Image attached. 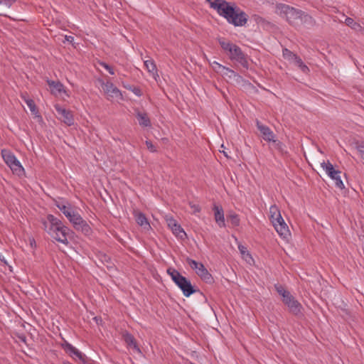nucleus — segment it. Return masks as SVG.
Here are the masks:
<instances>
[{"instance_id": "obj_17", "label": "nucleus", "mask_w": 364, "mask_h": 364, "mask_svg": "<svg viewBox=\"0 0 364 364\" xmlns=\"http://www.w3.org/2000/svg\"><path fill=\"white\" fill-rule=\"evenodd\" d=\"M144 67L149 73V74L154 78L156 81H157L158 78H159V75L158 73V69L156 68V65L154 60L149 58L148 60H145L144 61Z\"/></svg>"}, {"instance_id": "obj_24", "label": "nucleus", "mask_w": 364, "mask_h": 364, "mask_svg": "<svg viewBox=\"0 0 364 364\" xmlns=\"http://www.w3.org/2000/svg\"><path fill=\"white\" fill-rule=\"evenodd\" d=\"M21 97L23 98V101L27 105L33 114L36 115L37 114H38V109L36 107V104L32 99L26 96V94H21Z\"/></svg>"}, {"instance_id": "obj_25", "label": "nucleus", "mask_w": 364, "mask_h": 364, "mask_svg": "<svg viewBox=\"0 0 364 364\" xmlns=\"http://www.w3.org/2000/svg\"><path fill=\"white\" fill-rule=\"evenodd\" d=\"M345 23L356 31L361 33L364 32V27H363L360 23L355 22L352 18L347 17L345 20Z\"/></svg>"}, {"instance_id": "obj_37", "label": "nucleus", "mask_w": 364, "mask_h": 364, "mask_svg": "<svg viewBox=\"0 0 364 364\" xmlns=\"http://www.w3.org/2000/svg\"><path fill=\"white\" fill-rule=\"evenodd\" d=\"M188 204L192 210L193 213L196 214L200 212L201 208L199 205L195 204L193 202H189Z\"/></svg>"}, {"instance_id": "obj_30", "label": "nucleus", "mask_w": 364, "mask_h": 364, "mask_svg": "<svg viewBox=\"0 0 364 364\" xmlns=\"http://www.w3.org/2000/svg\"><path fill=\"white\" fill-rule=\"evenodd\" d=\"M220 73L223 75L228 76L230 78L235 77L237 76V73L233 70H232L228 67H225V66H224V68H223V70L220 71Z\"/></svg>"}, {"instance_id": "obj_22", "label": "nucleus", "mask_w": 364, "mask_h": 364, "mask_svg": "<svg viewBox=\"0 0 364 364\" xmlns=\"http://www.w3.org/2000/svg\"><path fill=\"white\" fill-rule=\"evenodd\" d=\"M199 266L200 267V269L197 272L198 276H199L200 279L206 283H211L213 281L212 275L203 264Z\"/></svg>"}, {"instance_id": "obj_11", "label": "nucleus", "mask_w": 364, "mask_h": 364, "mask_svg": "<svg viewBox=\"0 0 364 364\" xmlns=\"http://www.w3.org/2000/svg\"><path fill=\"white\" fill-rule=\"evenodd\" d=\"M166 221L168 227L177 237L183 239L184 237H186V233L181 228V225H179L173 217H166Z\"/></svg>"}, {"instance_id": "obj_45", "label": "nucleus", "mask_w": 364, "mask_h": 364, "mask_svg": "<svg viewBox=\"0 0 364 364\" xmlns=\"http://www.w3.org/2000/svg\"><path fill=\"white\" fill-rule=\"evenodd\" d=\"M258 19H259V21H257L258 23L260 21H263V18L261 17H258Z\"/></svg>"}, {"instance_id": "obj_33", "label": "nucleus", "mask_w": 364, "mask_h": 364, "mask_svg": "<svg viewBox=\"0 0 364 364\" xmlns=\"http://www.w3.org/2000/svg\"><path fill=\"white\" fill-rule=\"evenodd\" d=\"M275 289L279 293V295H281L283 299L287 297L290 292L287 291L281 285H275Z\"/></svg>"}, {"instance_id": "obj_19", "label": "nucleus", "mask_w": 364, "mask_h": 364, "mask_svg": "<svg viewBox=\"0 0 364 364\" xmlns=\"http://www.w3.org/2000/svg\"><path fill=\"white\" fill-rule=\"evenodd\" d=\"M55 205L66 218L68 214H70L74 210L71 204L68 201L55 200Z\"/></svg>"}, {"instance_id": "obj_5", "label": "nucleus", "mask_w": 364, "mask_h": 364, "mask_svg": "<svg viewBox=\"0 0 364 364\" xmlns=\"http://www.w3.org/2000/svg\"><path fill=\"white\" fill-rule=\"evenodd\" d=\"M269 220L279 235L285 240L291 236L289 227L282 217L280 210L276 205H272L269 208Z\"/></svg>"}, {"instance_id": "obj_29", "label": "nucleus", "mask_w": 364, "mask_h": 364, "mask_svg": "<svg viewBox=\"0 0 364 364\" xmlns=\"http://www.w3.org/2000/svg\"><path fill=\"white\" fill-rule=\"evenodd\" d=\"M186 262L191 267V269L196 271V274L198 271H199V269H200V267L199 265L203 264L201 262H198L196 260L191 259L189 257L186 259Z\"/></svg>"}, {"instance_id": "obj_41", "label": "nucleus", "mask_w": 364, "mask_h": 364, "mask_svg": "<svg viewBox=\"0 0 364 364\" xmlns=\"http://www.w3.org/2000/svg\"><path fill=\"white\" fill-rule=\"evenodd\" d=\"M294 62L299 68H300L304 64V62L299 56H297Z\"/></svg>"}, {"instance_id": "obj_44", "label": "nucleus", "mask_w": 364, "mask_h": 364, "mask_svg": "<svg viewBox=\"0 0 364 364\" xmlns=\"http://www.w3.org/2000/svg\"><path fill=\"white\" fill-rule=\"evenodd\" d=\"M1 16H6V17H9V18H12V19H14V20H16V18H15L11 17V16H9V14H3V13H1Z\"/></svg>"}, {"instance_id": "obj_16", "label": "nucleus", "mask_w": 364, "mask_h": 364, "mask_svg": "<svg viewBox=\"0 0 364 364\" xmlns=\"http://www.w3.org/2000/svg\"><path fill=\"white\" fill-rule=\"evenodd\" d=\"M133 215L136 223L140 227H141L144 230L149 231L151 229L150 223L147 218L146 217L145 214L139 210H134Z\"/></svg>"}, {"instance_id": "obj_48", "label": "nucleus", "mask_w": 364, "mask_h": 364, "mask_svg": "<svg viewBox=\"0 0 364 364\" xmlns=\"http://www.w3.org/2000/svg\"><path fill=\"white\" fill-rule=\"evenodd\" d=\"M63 364H72L70 362H64Z\"/></svg>"}, {"instance_id": "obj_43", "label": "nucleus", "mask_w": 364, "mask_h": 364, "mask_svg": "<svg viewBox=\"0 0 364 364\" xmlns=\"http://www.w3.org/2000/svg\"><path fill=\"white\" fill-rule=\"evenodd\" d=\"M65 40L68 41V42H70V43H73V41H74V37L73 36H65Z\"/></svg>"}, {"instance_id": "obj_13", "label": "nucleus", "mask_w": 364, "mask_h": 364, "mask_svg": "<svg viewBox=\"0 0 364 364\" xmlns=\"http://www.w3.org/2000/svg\"><path fill=\"white\" fill-rule=\"evenodd\" d=\"M101 86L105 94L111 97H122L121 91L111 82H105L103 80H100Z\"/></svg>"}, {"instance_id": "obj_42", "label": "nucleus", "mask_w": 364, "mask_h": 364, "mask_svg": "<svg viewBox=\"0 0 364 364\" xmlns=\"http://www.w3.org/2000/svg\"><path fill=\"white\" fill-rule=\"evenodd\" d=\"M299 68L304 73H309L310 72L309 68L304 63Z\"/></svg>"}, {"instance_id": "obj_47", "label": "nucleus", "mask_w": 364, "mask_h": 364, "mask_svg": "<svg viewBox=\"0 0 364 364\" xmlns=\"http://www.w3.org/2000/svg\"><path fill=\"white\" fill-rule=\"evenodd\" d=\"M33 243H35V240H34V239H32V241L31 242V244L32 245Z\"/></svg>"}, {"instance_id": "obj_46", "label": "nucleus", "mask_w": 364, "mask_h": 364, "mask_svg": "<svg viewBox=\"0 0 364 364\" xmlns=\"http://www.w3.org/2000/svg\"><path fill=\"white\" fill-rule=\"evenodd\" d=\"M21 338V341H23L24 342L26 341V337L25 336H23V338Z\"/></svg>"}, {"instance_id": "obj_26", "label": "nucleus", "mask_w": 364, "mask_h": 364, "mask_svg": "<svg viewBox=\"0 0 364 364\" xmlns=\"http://www.w3.org/2000/svg\"><path fill=\"white\" fill-rule=\"evenodd\" d=\"M67 218L73 226H75V224L82 219L81 215L75 210H73L70 214H68V215H67Z\"/></svg>"}, {"instance_id": "obj_40", "label": "nucleus", "mask_w": 364, "mask_h": 364, "mask_svg": "<svg viewBox=\"0 0 364 364\" xmlns=\"http://www.w3.org/2000/svg\"><path fill=\"white\" fill-rule=\"evenodd\" d=\"M275 144V147L280 151H283L284 144L278 140H276V142H274Z\"/></svg>"}, {"instance_id": "obj_15", "label": "nucleus", "mask_w": 364, "mask_h": 364, "mask_svg": "<svg viewBox=\"0 0 364 364\" xmlns=\"http://www.w3.org/2000/svg\"><path fill=\"white\" fill-rule=\"evenodd\" d=\"M256 125L265 141L276 142L274 139L275 135L269 127L261 124L259 120H257Z\"/></svg>"}, {"instance_id": "obj_3", "label": "nucleus", "mask_w": 364, "mask_h": 364, "mask_svg": "<svg viewBox=\"0 0 364 364\" xmlns=\"http://www.w3.org/2000/svg\"><path fill=\"white\" fill-rule=\"evenodd\" d=\"M275 8L276 13L280 16L285 18L291 26H297L298 20L301 23H315V21L311 16L288 4L282 3L277 4Z\"/></svg>"}, {"instance_id": "obj_28", "label": "nucleus", "mask_w": 364, "mask_h": 364, "mask_svg": "<svg viewBox=\"0 0 364 364\" xmlns=\"http://www.w3.org/2000/svg\"><path fill=\"white\" fill-rule=\"evenodd\" d=\"M282 54L285 59H287L289 61H293V62L298 56L296 54L294 53L293 52H291L290 50H289L287 48H284L282 50Z\"/></svg>"}, {"instance_id": "obj_21", "label": "nucleus", "mask_w": 364, "mask_h": 364, "mask_svg": "<svg viewBox=\"0 0 364 364\" xmlns=\"http://www.w3.org/2000/svg\"><path fill=\"white\" fill-rule=\"evenodd\" d=\"M136 118L140 126L144 127H149L151 126V120L146 112H136Z\"/></svg>"}, {"instance_id": "obj_18", "label": "nucleus", "mask_w": 364, "mask_h": 364, "mask_svg": "<svg viewBox=\"0 0 364 364\" xmlns=\"http://www.w3.org/2000/svg\"><path fill=\"white\" fill-rule=\"evenodd\" d=\"M213 210L214 211L215 222L220 228H224L225 226V223L223 208L221 206L214 205Z\"/></svg>"}, {"instance_id": "obj_27", "label": "nucleus", "mask_w": 364, "mask_h": 364, "mask_svg": "<svg viewBox=\"0 0 364 364\" xmlns=\"http://www.w3.org/2000/svg\"><path fill=\"white\" fill-rule=\"evenodd\" d=\"M238 250L242 255V257L243 259H245L246 261L249 262L250 259L252 260V257L247 248L243 246L242 245H238Z\"/></svg>"}, {"instance_id": "obj_14", "label": "nucleus", "mask_w": 364, "mask_h": 364, "mask_svg": "<svg viewBox=\"0 0 364 364\" xmlns=\"http://www.w3.org/2000/svg\"><path fill=\"white\" fill-rule=\"evenodd\" d=\"M61 346L65 353L73 358H77L80 360L84 361L85 355L68 341H65L61 344Z\"/></svg>"}, {"instance_id": "obj_31", "label": "nucleus", "mask_w": 364, "mask_h": 364, "mask_svg": "<svg viewBox=\"0 0 364 364\" xmlns=\"http://www.w3.org/2000/svg\"><path fill=\"white\" fill-rule=\"evenodd\" d=\"M17 4V0H1V6L6 9L14 8Z\"/></svg>"}, {"instance_id": "obj_8", "label": "nucleus", "mask_w": 364, "mask_h": 364, "mask_svg": "<svg viewBox=\"0 0 364 364\" xmlns=\"http://www.w3.org/2000/svg\"><path fill=\"white\" fill-rule=\"evenodd\" d=\"M321 167L326 171L327 175L334 181L335 186L340 188L343 189L345 188L344 183H343L341 178V171L339 170L335 169L333 164L328 160L326 161H323L321 164Z\"/></svg>"}, {"instance_id": "obj_9", "label": "nucleus", "mask_w": 364, "mask_h": 364, "mask_svg": "<svg viewBox=\"0 0 364 364\" xmlns=\"http://www.w3.org/2000/svg\"><path fill=\"white\" fill-rule=\"evenodd\" d=\"M54 107L58 114V118L60 120L68 126H71L74 124V117L71 111L66 109L58 104L55 105Z\"/></svg>"}, {"instance_id": "obj_20", "label": "nucleus", "mask_w": 364, "mask_h": 364, "mask_svg": "<svg viewBox=\"0 0 364 364\" xmlns=\"http://www.w3.org/2000/svg\"><path fill=\"white\" fill-rule=\"evenodd\" d=\"M73 228L79 232H82L85 235H90L92 234V230L89 224L87 223L86 220H85L83 218L79 221L77 224H75V226H73Z\"/></svg>"}, {"instance_id": "obj_2", "label": "nucleus", "mask_w": 364, "mask_h": 364, "mask_svg": "<svg viewBox=\"0 0 364 364\" xmlns=\"http://www.w3.org/2000/svg\"><path fill=\"white\" fill-rule=\"evenodd\" d=\"M44 230L54 240L64 245L69 243L68 236L70 232L68 227L52 214H48L41 220Z\"/></svg>"}, {"instance_id": "obj_7", "label": "nucleus", "mask_w": 364, "mask_h": 364, "mask_svg": "<svg viewBox=\"0 0 364 364\" xmlns=\"http://www.w3.org/2000/svg\"><path fill=\"white\" fill-rule=\"evenodd\" d=\"M1 158L14 174L20 176L24 173L23 167L13 153L7 150L1 149Z\"/></svg>"}, {"instance_id": "obj_38", "label": "nucleus", "mask_w": 364, "mask_h": 364, "mask_svg": "<svg viewBox=\"0 0 364 364\" xmlns=\"http://www.w3.org/2000/svg\"><path fill=\"white\" fill-rule=\"evenodd\" d=\"M100 65L102 68H104L105 70H107L109 72V74H111V75H114V69L110 65L107 64L106 63H105V62H100Z\"/></svg>"}, {"instance_id": "obj_6", "label": "nucleus", "mask_w": 364, "mask_h": 364, "mask_svg": "<svg viewBox=\"0 0 364 364\" xmlns=\"http://www.w3.org/2000/svg\"><path fill=\"white\" fill-rule=\"evenodd\" d=\"M167 273L171 276L174 283L181 289L185 296L188 297L196 291L191 282L186 277H183L178 270L168 268Z\"/></svg>"}, {"instance_id": "obj_32", "label": "nucleus", "mask_w": 364, "mask_h": 364, "mask_svg": "<svg viewBox=\"0 0 364 364\" xmlns=\"http://www.w3.org/2000/svg\"><path fill=\"white\" fill-rule=\"evenodd\" d=\"M228 219L230 221L233 226H238L240 225V218L235 213L228 215Z\"/></svg>"}, {"instance_id": "obj_10", "label": "nucleus", "mask_w": 364, "mask_h": 364, "mask_svg": "<svg viewBox=\"0 0 364 364\" xmlns=\"http://www.w3.org/2000/svg\"><path fill=\"white\" fill-rule=\"evenodd\" d=\"M282 301L288 306L289 311L294 315L298 316L301 314L302 306L291 294L284 298Z\"/></svg>"}, {"instance_id": "obj_23", "label": "nucleus", "mask_w": 364, "mask_h": 364, "mask_svg": "<svg viewBox=\"0 0 364 364\" xmlns=\"http://www.w3.org/2000/svg\"><path fill=\"white\" fill-rule=\"evenodd\" d=\"M122 337L125 343L129 346L133 347L137 351H140L133 335L128 332H125L124 333H123Z\"/></svg>"}, {"instance_id": "obj_36", "label": "nucleus", "mask_w": 364, "mask_h": 364, "mask_svg": "<svg viewBox=\"0 0 364 364\" xmlns=\"http://www.w3.org/2000/svg\"><path fill=\"white\" fill-rule=\"evenodd\" d=\"M125 87L130 90L134 95H136L138 97H140L142 95V92H141V89L138 87H132V86L127 87V86H125Z\"/></svg>"}, {"instance_id": "obj_12", "label": "nucleus", "mask_w": 364, "mask_h": 364, "mask_svg": "<svg viewBox=\"0 0 364 364\" xmlns=\"http://www.w3.org/2000/svg\"><path fill=\"white\" fill-rule=\"evenodd\" d=\"M46 82L50 87V92L52 95L58 96L63 93L67 97L70 96L68 92L66 90L63 83H61L60 81H54L48 79Z\"/></svg>"}, {"instance_id": "obj_1", "label": "nucleus", "mask_w": 364, "mask_h": 364, "mask_svg": "<svg viewBox=\"0 0 364 364\" xmlns=\"http://www.w3.org/2000/svg\"><path fill=\"white\" fill-rule=\"evenodd\" d=\"M207 1L210 3V8L215 10L220 16L234 26H243L247 23V14L234 4H231L225 0H215L214 1L207 0Z\"/></svg>"}, {"instance_id": "obj_39", "label": "nucleus", "mask_w": 364, "mask_h": 364, "mask_svg": "<svg viewBox=\"0 0 364 364\" xmlns=\"http://www.w3.org/2000/svg\"><path fill=\"white\" fill-rule=\"evenodd\" d=\"M146 145V147L147 149L151 151V152H156L157 151V149L156 147L152 144V142L150 141V140H146V142H145Z\"/></svg>"}, {"instance_id": "obj_34", "label": "nucleus", "mask_w": 364, "mask_h": 364, "mask_svg": "<svg viewBox=\"0 0 364 364\" xmlns=\"http://www.w3.org/2000/svg\"><path fill=\"white\" fill-rule=\"evenodd\" d=\"M4 271L5 274L12 272L11 266L9 265L7 262L3 259H1V272Z\"/></svg>"}, {"instance_id": "obj_4", "label": "nucleus", "mask_w": 364, "mask_h": 364, "mask_svg": "<svg viewBox=\"0 0 364 364\" xmlns=\"http://www.w3.org/2000/svg\"><path fill=\"white\" fill-rule=\"evenodd\" d=\"M218 41L231 61L239 63L245 68H248L247 55L240 47L224 38H219Z\"/></svg>"}, {"instance_id": "obj_35", "label": "nucleus", "mask_w": 364, "mask_h": 364, "mask_svg": "<svg viewBox=\"0 0 364 364\" xmlns=\"http://www.w3.org/2000/svg\"><path fill=\"white\" fill-rule=\"evenodd\" d=\"M210 65L213 68V69L217 73H220V71L223 70V68H224V65H221L220 63L216 61L212 62L210 63Z\"/></svg>"}]
</instances>
